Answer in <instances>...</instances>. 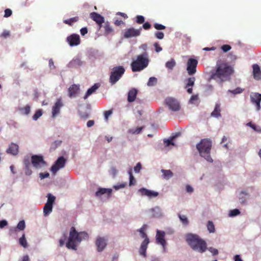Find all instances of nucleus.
Here are the masks:
<instances>
[{
	"mask_svg": "<svg viewBox=\"0 0 261 261\" xmlns=\"http://www.w3.org/2000/svg\"><path fill=\"white\" fill-rule=\"evenodd\" d=\"M233 72V68L227 63L217 62L215 68L211 71L208 80H214L217 83L222 84L224 82L229 81Z\"/></svg>",
	"mask_w": 261,
	"mask_h": 261,
	"instance_id": "nucleus-1",
	"label": "nucleus"
},
{
	"mask_svg": "<svg viewBox=\"0 0 261 261\" xmlns=\"http://www.w3.org/2000/svg\"><path fill=\"white\" fill-rule=\"evenodd\" d=\"M186 241L193 250L200 253H203L207 249L206 242L197 234H188L186 236Z\"/></svg>",
	"mask_w": 261,
	"mask_h": 261,
	"instance_id": "nucleus-2",
	"label": "nucleus"
},
{
	"mask_svg": "<svg viewBox=\"0 0 261 261\" xmlns=\"http://www.w3.org/2000/svg\"><path fill=\"white\" fill-rule=\"evenodd\" d=\"M88 238V234L85 231L77 232L74 227L70 228L69 236L66 243V247L69 249L76 250L77 243H80L83 240Z\"/></svg>",
	"mask_w": 261,
	"mask_h": 261,
	"instance_id": "nucleus-3",
	"label": "nucleus"
},
{
	"mask_svg": "<svg viewBox=\"0 0 261 261\" xmlns=\"http://www.w3.org/2000/svg\"><path fill=\"white\" fill-rule=\"evenodd\" d=\"M212 146V142L210 139H202L200 142L196 145V148L198 150L200 156L204 158L207 161L211 163L213 161L210 155Z\"/></svg>",
	"mask_w": 261,
	"mask_h": 261,
	"instance_id": "nucleus-4",
	"label": "nucleus"
},
{
	"mask_svg": "<svg viewBox=\"0 0 261 261\" xmlns=\"http://www.w3.org/2000/svg\"><path fill=\"white\" fill-rule=\"evenodd\" d=\"M147 56L148 55L146 52L137 56V59L131 64L133 72L140 71L148 66L149 60Z\"/></svg>",
	"mask_w": 261,
	"mask_h": 261,
	"instance_id": "nucleus-5",
	"label": "nucleus"
},
{
	"mask_svg": "<svg viewBox=\"0 0 261 261\" xmlns=\"http://www.w3.org/2000/svg\"><path fill=\"white\" fill-rule=\"evenodd\" d=\"M147 226L146 224H144L141 228L137 230V231L140 233L141 238L144 239V241L142 242L139 249L140 254L143 256L144 257L146 256V250L148 247V245L149 243V239L148 238L146 232H145Z\"/></svg>",
	"mask_w": 261,
	"mask_h": 261,
	"instance_id": "nucleus-6",
	"label": "nucleus"
},
{
	"mask_svg": "<svg viewBox=\"0 0 261 261\" xmlns=\"http://www.w3.org/2000/svg\"><path fill=\"white\" fill-rule=\"evenodd\" d=\"M125 72L124 68L122 66L114 67L111 72L109 82L112 85L115 84L122 76Z\"/></svg>",
	"mask_w": 261,
	"mask_h": 261,
	"instance_id": "nucleus-7",
	"label": "nucleus"
},
{
	"mask_svg": "<svg viewBox=\"0 0 261 261\" xmlns=\"http://www.w3.org/2000/svg\"><path fill=\"white\" fill-rule=\"evenodd\" d=\"M31 163L36 169H40L47 165L46 162L44 160L43 156L41 155H33L31 156Z\"/></svg>",
	"mask_w": 261,
	"mask_h": 261,
	"instance_id": "nucleus-8",
	"label": "nucleus"
},
{
	"mask_svg": "<svg viewBox=\"0 0 261 261\" xmlns=\"http://www.w3.org/2000/svg\"><path fill=\"white\" fill-rule=\"evenodd\" d=\"M166 105L169 109L172 111H178L180 109L179 101L173 97H167L165 100Z\"/></svg>",
	"mask_w": 261,
	"mask_h": 261,
	"instance_id": "nucleus-9",
	"label": "nucleus"
},
{
	"mask_svg": "<svg viewBox=\"0 0 261 261\" xmlns=\"http://www.w3.org/2000/svg\"><path fill=\"white\" fill-rule=\"evenodd\" d=\"M198 61L195 59L190 58L187 63V70L190 75L194 74L196 72V67Z\"/></svg>",
	"mask_w": 261,
	"mask_h": 261,
	"instance_id": "nucleus-10",
	"label": "nucleus"
},
{
	"mask_svg": "<svg viewBox=\"0 0 261 261\" xmlns=\"http://www.w3.org/2000/svg\"><path fill=\"white\" fill-rule=\"evenodd\" d=\"M66 163V160L63 156H60L56 161L55 164L52 166L51 170L54 174L56 173L59 169L63 168Z\"/></svg>",
	"mask_w": 261,
	"mask_h": 261,
	"instance_id": "nucleus-11",
	"label": "nucleus"
},
{
	"mask_svg": "<svg viewBox=\"0 0 261 261\" xmlns=\"http://www.w3.org/2000/svg\"><path fill=\"white\" fill-rule=\"evenodd\" d=\"M250 100L252 104L255 105L256 110H260L261 94L258 93H252L250 94Z\"/></svg>",
	"mask_w": 261,
	"mask_h": 261,
	"instance_id": "nucleus-12",
	"label": "nucleus"
},
{
	"mask_svg": "<svg viewBox=\"0 0 261 261\" xmlns=\"http://www.w3.org/2000/svg\"><path fill=\"white\" fill-rule=\"evenodd\" d=\"M165 232L164 231L157 230L156 234V241L158 244L161 245L163 248L164 251H165V247L167 244L165 239Z\"/></svg>",
	"mask_w": 261,
	"mask_h": 261,
	"instance_id": "nucleus-13",
	"label": "nucleus"
},
{
	"mask_svg": "<svg viewBox=\"0 0 261 261\" xmlns=\"http://www.w3.org/2000/svg\"><path fill=\"white\" fill-rule=\"evenodd\" d=\"M141 30V28H140V29H135L133 28H129L125 30L123 36L125 38L138 36L140 35Z\"/></svg>",
	"mask_w": 261,
	"mask_h": 261,
	"instance_id": "nucleus-14",
	"label": "nucleus"
},
{
	"mask_svg": "<svg viewBox=\"0 0 261 261\" xmlns=\"http://www.w3.org/2000/svg\"><path fill=\"white\" fill-rule=\"evenodd\" d=\"M90 17L98 25L99 28L102 27V24L105 22L104 17L96 12L91 13Z\"/></svg>",
	"mask_w": 261,
	"mask_h": 261,
	"instance_id": "nucleus-15",
	"label": "nucleus"
},
{
	"mask_svg": "<svg viewBox=\"0 0 261 261\" xmlns=\"http://www.w3.org/2000/svg\"><path fill=\"white\" fill-rule=\"evenodd\" d=\"M139 192L141 196H146L150 198L156 197L159 195L158 192L149 190L144 188L140 189Z\"/></svg>",
	"mask_w": 261,
	"mask_h": 261,
	"instance_id": "nucleus-16",
	"label": "nucleus"
},
{
	"mask_svg": "<svg viewBox=\"0 0 261 261\" xmlns=\"http://www.w3.org/2000/svg\"><path fill=\"white\" fill-rule=\"evenodd\" d=\"M67 41L71 46L77 45L81 42L80 36L75 34H72L67 38Z\"/></svg>",
	"mask_w": 261,
	"mask_h": 261,
	"instance_id": "nucleus-17",
	"label": "nucleus"
},
{
	"mask_svg": "<svg viewBox=\"0 0 261 261\" xmlns=\"http://www.w3.org/2000/svg\"><path fill=\"white\" fill-rule=\"evenodd\" d=\"M63 106L61 99L59 98L52 108V117H56L60 112V108Z\"/></svg>",
	"mask_w": 261,
	"mask_h": 261,
	"instance_id": "nucleus-18",
	"label": "nucleus"
},
{
	"mask_svg": "<svg viewBox=\"0 0 261 261\" xmlns=\"http://www.w3.org/2000/svg\"><path fill=\"white\" fill-rule=\"evenodd\" d=\"M103 28L104 29L103 34L105 36L113 35L114 34V30L108 21L104 22Z\"/></svg>",
	"mask_w": 261,
	"mask_h": 261,
	"instance_id": "nucleus-19",
	"label": "nucleus"
},
{
	"mask_svg": "<svg viewBox=\"0 0 261 261\" xmlns=\"http://www.w3.org/2000/svg\"><path fill=\"white\" fill-rule=\"evenodd\" d=\"M98 251H102L107 245L106 241L103 238H98L96 241Z\"/></svg>",
	"mask_w": 261,
	"mask_h": 261,
	"instance_id": "nucleus-20",
	"label": "nucleus"
},
{
	"mask_svg": "<svg viewBox=\"0 0 261 261\" xmlns=\"http://www.w3.org/2000/svg\"><path fill=\"white\" fill-rule=\"evenodd\" d=\"M253 75L254 79L259 80L261 79V70L257 64H253L252 66Z\"/></svg>",
	"mask_w": 261,
	"mask_h": 261,
	"instance_id": "nucleus-21",
	"label": "nucleus"
},
{
	"mask_svg": "<svg viewBox=\"0 0 261 261\" xmlns=\"http://www.w3.org/2000/svg\"><path fill=\"white\" fill-rule=\"evenodd\" d=\"M112 190L111 189L107 188H99L95 193V196L97 197H100L103 194H106L108 197L111 196Z\"/></svg>",
	"mask_w": 261,
	"mask_h": 261,
	"instance_id": "nucleus-22",
	"label": "nucleus"
},
{
	"mask_svg": "<svg viewBox=\"0 0 261 261\" xmlns=\"http://www.w3.org/2000/svg\"><path fill=\"white\" fill-rule=\"evenodd\" d=\"M80 90L79 85L73 84L71 85L68 89L69 96L70 97H75L78 93Z\"/></svg>",
	"mask_w": 261,
	"mask_h": 261,
	"instance_id": "nucleus-23",
	"label": "nucleus"
},
{
	"mask_svg": "<svg viewBox=\"0 0 261 261\" xmlns=\"http://www.w3.org/2000/svg\"><path fill=\"white\" fill-rule=\"evenodd\" d=\"M18 146L16 144L12 143L7 150V152L13 155H16L18 152Z\"/></svg>",
	"mask_w": 261,
	"mask_h": 261,
	"instance_id": "nucleus-24",
	"label": "nucleus"
},
{
	"mask_svg": "<svg viewBox=\"0 0 261 261\" xmlns=\"http://www.w3.org/2000/svg\"><path fill=\"white\" fill-rule=\"evenodd\" d=\"M138 91L135 88L130 90L128 93L127 100L129 102L135 101L136 98Z\"/></svg>",
	"mask_w": 261,
	"mask_h": 261,
	"instance_id": "nucleus-25",
	"label": "nucleus"
},
{
	"mask_svg": "<svg viewBox=\"0 0 261 261\" xmlns=\"http://www.w3.org/2000/svg\"><path fill=\"white\" fill-rule=\"evenodd\" d=\"M99 86L100 85L98 83H96L93 86H92L87 90L85 95L84 97V98L85 99H87L90 95L95 92V91L99 87Z\"/></svg>",
	"mask_w": 261,
	"mask_h": 261,
	"instance_id": "nucleus-26",
	"label": "nucleus"
},
{
	"mask_svg": "<svg viewBox=\"0 0 261 261\" xmlns=\"http://www.w3.org/2000/svg\"><path fill=\"white\" fill-rule=\"evenodd\" d=\"M220 112V104L216 103L214 111L211 113V116L215 117H218L221 116Z\"/></svg>",
	"mask_w": 261,
	"mask_h": 261,
	"instance_id": "nucleus-27",
	"label": "nucleus"
},
{
	"mask_svg": "<svg viewBox=\"0 0 261 261\" xmlns=\"http://www.w3.org/2000/svg\"><path fill=\"white\" fill-rule=\"evenodd\" d=\"M53 210V205L45 203L43 207L44 215L46 216L50 214Z\"/></svg>",
	"mask_w": 261,
	"mask_h": 261,
	"instance_id": "nucleus-28",
	"label": "nucleus"
},
{
	"mask_svg": "<svg viewBox=\"0 0 261 261\" xmlns=\"http://www.w3.org/2000/svg\"><path fill=\"white\" fill-rule=\"evenodd\" d=\"M176 65V62L173 58L166 63V67L169 69L172 70Z\"/></svg>",
	"mask_w": 261,
	"mask_h": 261,
	"instance_id": "nucleus-29",
	"label": "nucleus"
},
{
	"mask_svg": "<svg viewBox=\"0 0 261 261\" xmlns=\"http://www.w3.org/2000/svg\"><path fill=\"white\" fill-rule=\"evenodd\" d=\"M162 172L163 174V177L166 179H168L173 176V173L170 170L162 169Z\"/></svg>",
	"mask_w": 261,
	"mask_h": 261,
	"instance_id": "nucleus-30",
	"label": "nucleus"
},
{
	"mask_svg": "<svg viewBox=\"0 0 261 261\" xmlns=\"http://www.w3.org/2000/svg\"><path fill=\"white\" fill-rule=\"evenodd\" d=\"M186 84L185 88H188L189 87H193L194 85V83L195 81V77H190L186 80Z\"/></svg>",
	"mask_w": 261,
	"mask_h": 261,
	"instance_id": "nucleus-31",
	"label": "nucleus"
},
{
	"mask_svg": "<svg viewBox=\"0 0 261 261\" xmlns=\"http://www.w3.org/2000/svg\"><path fill=\"white\" fill-rule=\"evenodd\" d=\"M19 111L21 114L24 115H28L31 111V107L29 105H27L24 107L20 108L19 109Z\"/></svg>",
	"mask_w": 261,
	"mask_h": 261,
	"instance_id": "nucleus-32",
	"label": "nucleus"
},
{
	"mask_svg": "<svg viewBox=\"0 0 261 261\" xmlns=\"http://www.w3.org/2000/svg\"><path fill=\"white\" fill-rule=\"evenodd\" d=\"M79 20V17L75 16L72 18H71L68 19L64 20L63 21L64 23L65 24H67L69 25H71L73 23Z\"/></svg>",
	"mask_w": 261,
	"mask_h": 261,
	"instance_id": "nucleus-33",
	"label": "nucleus"
},
{
	"mask_svg": "<svg viewBox=\"0 0 261 261\" xmlns=\"http://www.w3.org/2000/svg\"><path fill=\"white\" fill-rule=\"evenodd\" d=\"M207 228L210 233H214L215 231V225L211 221H208L207 224Z\"/></svg>",
	"mask_w": 261,
	"mask_h": 261,
	"instance_id": "nucleus-34",
	"label": "nucleus"
},
{
	"mask_svg": "<svg viewBox=\"0 0 261 261\" xmlns=\"http://www.w3.org/2000/svg\"><path fill=\"white\" fill-rule=\"evenodd\" d=\"M158 82V79L155 77H151L149 79L147 82V86L149 87L154 86L156 85Z\"/></svg>",
	"mask_w": 261,
	"mask_h": 261,
	"instance_id": "nucleus-35",
	"label": "nucleus"
},
{
	"mask_svg": "<svg viewBox=\"0 0 261 261\" xmlns=\"http://www.w3.org/2000/svg\"><path fill=\"white\" fill-rule=\"evenodd\" d=\"M19 243L24 248L28 247V243L25 238V234H23L19 240Z\"/></svg>",
	"mask_w": 261,
	"mask_h": 261,
	"instance_id": "nucleus-36",
	"label": "nucleus"
},
{
	"mask_svg": "<svg viewBox=\"0 0 261 261\" xmlns=\"http://www.w3.org/2000/svg\"><path fill=\"white\" fill-rule=\"evenodd\" d=\"M47 200L46 203L53 205V203L55 202L56 199L55 196L49 193L47 194Z\"/></svg>",
	"mask_w": 261,
	"mask_h": 261,
	"instance_id": "nucleus-37",
	"label": "nucleus"
},
{
	"mask_svg": "<svg viewBox=\"0 0 261 261\" xmlns=\"http://www.w3.org/2000/svg\"><path fill=\"white\" fill-rule=\"evenodd\" d=\"M62 143V141L56 140L54 141L50 146V149L55 150L58 146H59Z\"/></svg>",
	"mask_w": 261,
	"mask_h": 261,
	"instance_id": "nucleus-38",
	"label": "nucleus"
},
{
	"mask_svg": "<svg viewBox=\"0 0 261 261\" xmlns=\"http://www.w3.org/2000/svg\"><path fill=\"white\" fill-rule=\"evenodd\" d=\"M178 217L183 224L187 225L189 223L188 219L186 216L179 214Z\"/></svg>",
	"mask_w": 261,
	"mask_h": 261,
	"instance_id": "nucleus-39",
	"label": "nucleus"
},
{
	"mask_svg": "<svg viewBox=\"0 0 261 261\" xmlns=\"http://www.w3.org/2000/svg\"><path fill=\"white\" fill-rule=\"evenodd\" d=\"M243 89L240 87H237L236 89L233 90H228L227 92L232 93L234 95L240 94L243 92Z\"/></svg>",
	"mask_w": 261,
	"mask_h": 261,
	"instance_id": "nucleus-40",
	"label": "nucleus"
},
{
	"mask_svg": "<svg viewBox=\"0 0 261 261\" xmlns=\"http://www.w3.org/2000/svg\"><path fill=\"white\" fill-rule=\"evenodd\" d=\"M42 115V110H38L35 113V114L33 116V119L34 120H37L40 117H41Z\"/></svg>",
	"mask_w": 261,
	"mask_h": 261,
	"instance_id": "nucleus-41",
	"label": "nucleus"
},
{
	"mask_svg": "<svg viewBox=\"0 0 261 261\" xmlns=\"http://www.w3.org/2000/svg\"><path fill=\"white\" fill-rule=\"evenodd\" d=\"M128 174L129 175V186H132L135 184L136 183V180L134 178V177L133 175L132 171H129L128 172Z\"/></svg>",
	"mask_w": 261,
	"mask_h": 261,
	"instance_id": "nucleus-42",
	"label": "nucleus"
},
{
	"mask_svg": "<svg viewBox=\"0 0 261 261\" xmlns=\"http://www.w3.org/2000/svg\"><path fill=\"white\" fill-rule=\"evenodd\" d=\"M25 225L24 220H21L17 224V228L20 230H23L25 228Z\"/></svg>",
	"mask_w": 261,
	"mask_h": 261,
	"instance_id": "nucleus-43",
	"label": "nucleus"
},
{
	"mask_svg": "<svg viewBox=\"0 0 261 261\" xmlns=\"http://www.w3.org/2000/svg\"><path fill=\"white\" fill-rule=\"evenodd\" d=\"M247 125L248 126H250L254 130H256L257 132L261 131V128L259 127H258V128H257V126L255 124L252 123L251 122H248L247 124Z\"/></svg>",
	"mask_w": 261,
	"mask_h": 261,
	"instance_id": "nucleus-44",
	"label": "nucleus"
},
{
	"mask_svg": "<svg viewBox=\"0 0 261 261\" xmlns=\"http://www.w3.org/2000/svg\"><path fill=\"white\" fill-rule=\"evenodd\" d=\"M240 213V211L238 209H234L232 210H231L229 212V216L230 217H234L238 215H239Z\"/></svg>",
	"mask_w": 261,
	"mask_h": 261,
	"instance_id": "nucleus-45",
	"label": "nucleus"
},
{
	"mask_svg": "<svg viewBox=\"0 0 261 261\" xmlns=\"http://www.w3.org/2000/svg\"><path fill=\"white\" fill-rule=\"evenodd\" d=\"M145 18L142 15H138L136 17V22L138 24H142L144 22Z\"/></svg>",
	"mask_w": 261,
	"mask_h": 261,
	"instance_id": "nucleus-46",
	"label": "nucleus"
},
{
	"mask_svg": "<svg viewBox=\"0 0 261 261\" xmlns=\"http://www.w3.org/2000/svg\"><path fill=\"white\" fill-rule=\"evenodd\" d=\"M177 135L175 136L172 137V139L171 140H165L164 141V143L165 144L166 146H169L170 145H174V143L172 141V140L174 139Z\"/></svg>",
	"mask_w": 261,
	"mask_h": 261,
	"instance_id": "nucleus-47",
	"label": "nucleus"
},
{
	"mask_svg": "<svg viewBox=\"0 0 261 261\" xmlns=\"http://www.w3.org/2000/svg\"><path fill=\"white\" fill-rule=\"evenodd\" d=\"M154 27L156 30H164L166 28L165 25L159 23H154Z\"/></svg>",
	"mask_w": 261,
	"mask_h": 261,
	"instance_id": "nucleus-48",
	"label": "nucleus"
},
{
	"mask_svg": "<svg viewBox=\"0 0 261 261\" xmlns=\"http://www.w3.org/2000/svg\"><path fill=\"white\" fill-rule=\"evenodd\" d=\"M143 128H144V127H143V126L138 127L135 129H131L130 132L133 134H138L142 131V130L143 129Z\"/></svg>",
	"mask_w": 261,
	"mask_h": 261,
	"instance_id": "nucleus-49",
	"label": "nucleus"
},
{
	"mask_svg": "<svg viewBox=\"0 0 261 261\" xmlns=\"http://www.w3.org/2000/svg\"><path fill=\"white\" fill-rule=\"evenodd\" d=\"M154 35L155 37L159 39H162L164 37V34L162 32H156Z\"/></svg>",
	"mask_w": 261,
	"mask_h": 261,
	"instance_id": "nucleus-50",
	"label": "nucleus"
},
{
	"mask_svg": "<svg viewBox=\"0 0 261 261\" xmlns=\"http://www.w3.org/2000/svg\"><path fill=\"white\" fill-rule=\"evenodd\" d=\"M231 47L230 46V45L228 44H225L221 46L222 50L225 53L229 51V50L231 49Z\"/></svg>",
	"mask_w": 261,
	"mask_h": 261,
	"instance_id": "nucleus-51",
	"label": "nucleus"
},
{
	"mask_svg": "<svg viewBox=\"0 0 261 261\" xmlns=\"http://www.w3.org/2000/svg\"><path fill=\"white\" fill-rule=\"evenodd\" d=\"M155 47L156 52L159 53L162 50V48L160 46V44L158 42H155L153 44Z\"/></svg>",
	"mask_w": 261,
	"mask_h": 261,
	"instance_id": "nucleus-52",
	"label": "nucleus"
},
{
	"mask_svg": "<svg viewBox=\"0 0 261 261\" xmlns=\"http://www.w3.org/2000/svg\"><path fill=\"white\" fill-rule=\"evenodd\" d=\"M12 12L11 9H7L5 10V17H8L12 15Z\"/></svg>",
	"mask_w": 261,
	"mask_h": 261,
	"instance_id": "nucleus-53",
	"label": "nucleus"
},
{
	"mask_svg": "<svg viewBox=\"0 0 261 261\" xmlns=\"http://www.w3.org/2000/svg\"><path fill=\"white\" fill-rule=\"evenodd\" d=\"M113 113L112 110H110L108 111H106L105 112V118L107 121L108 119V117L110 115H111Z\"/></svg>",
	"mask_w": 261,
	"mask_h": 261,
	"instance_id": "nucleus-54",
	"label": "nucleus"
},
{
	"mask_svg": "<svg viewBox=\"0 0 261 261\" xmlns=\"http://www.w3.org/2000/svg\"><path fill=\"white\" fill-rule=\"evenodd\" d=\"M142 168L141 164L140 163H137V165L134 167V171L136 173H139Z\"/></svg>",
	"mask_w": 261,
	"mask_h": 261,
	"instance_id": "nucleus-55",
	"label": "nucleus"
},
{
	"mask_svg": "<svg viewBox=\"0 0 261 261\" xmlns=\"http://www.w3.org/2000/svg\"><path fill=\"white\" fill-rule=\"evenodd\" d=\"M10 36V32L5 30L1 34V37L6 38Z\"/></svg>",
	"mask_w": 261,
	"mask_h": 261,
	"instance_id": "nucleus-56",
	"label": "nucleus"
},
{
	"mask_svg": "<svg viewBox=\"0 0 261 261\" xmlns=\"http://www.w3.org/2000/svg\"><path fill=\"white\" fill-rule=\"evenodd\" d=\"M49 174L48 172L40 173L39 174V177L41 179H44L45 178H47V177H49Z\"/></svg>",
	"mask_w": 261,
	"mask_h": 261,
	"instance_id": "nucleus-57",
	"label": "nucleus"
},
{
	"mask_svg": "<svg viewBox=\"0 0 261 261\" xmlns=\"http://www.w3.org/2000/svg\"><path fill=\"white\" fill-rule=\"evenodd\" d=\"M8 225V222L5 220L0 221V228H3Z\"/></svg>",
	"mask_w": 261,
	"mask_h": 261,
	"instance_id": "nucleus-58",
	"label": "nucleus"
},
{
	"mask_svg": "<svg viewBox=\"0 0 261 261\" xmlns=\"http://www.w3.org/2000/svg\"><path fill=\"white\" fill-rule=\"evenodd\" d=\"M208 250L214 255H217L218 254V251L217 249L211 247L208 249Z\"/></svg>",
	"mask_w": 261,
	"mask_h": 261,
	"instance_id": "nucleus-59",
	"label": "nucleus"
},
{
	"mask_svg": "<svg viewBox=\"0 0 261 261\" xmlns=\"http://www.w3.org/2000/svg\"><path fill=\"white\" fill-rule=\"evenodd\" d=\"M30 4V2L29 0H21V5L22 6H28Z\"/></svg>",
	"mask_w": 261,
	"mask_h": 261,
	"instance_id": "nucleus-60",
	"label": "nucleus"
},
{
	"mask_svg": "<svg viewBox=\"0 0 261 261\" xmlns=\"http://www.w3.org/2000/svg\"><path fill=\"white\" fill-rule=\"evenodd\" d=\"M80 32H81V34L82 36H84L88 33L87 28L86 27L82 28L80 30Z\"/></svg>",
	"mask_w": 261,
	"mask_h": 261,
	"instance_id": "nucleus-61",
	"label": "nucleus"
},
{
	"mask_svg": "<svg viewBox=\"0 0 261 261\" xmlns=\"http://www.w3.org/2000/svg\"><path fill=\"white\" fill-rule=\"evenodd\" d=\"M30 167H25V173L27 175H30L32 173V171Z\"/></svg>",
	"mask_w": 261,
	"mask_h": 261,
	"instance_id": "nucleus-62",
	"label": "nucleus"
},
{
	"mask_svg": "<svg viewBox=\"0 0 261 261\" xmlns=\"http://www.w3.org/2000/svg\"><path fill=\"white\" fill-rule=\"evenodd\" d=\"M151 25L148 22L144 23L143 25V28L145 30H148L150 28Z\"/></svg>",
	"mask_w": 261,
	"mask_h": 261,
	"instance_id": "nucleus-63",
	"label": "nucleus"
},
{
	"mask_svg": "<svg viewBox=\"0 0 261 261\" xmlns=\"http://www.w3.org/2000/svg\"><path fill=\"white\" fill-rule=\"evenodd\" d=\"M20 261H30L29 256L28 255H25L23 256Z\"/></svg>",
	"mask_w": 261,
	"mask_h": 261,
	"instance_id": "nucleus-64",
	"label": "nucleus"
}]
</instances>
